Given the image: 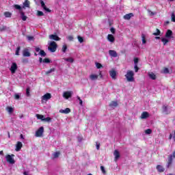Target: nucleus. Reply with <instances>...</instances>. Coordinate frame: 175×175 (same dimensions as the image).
Returning a JSON list of instances; mask_svg holds the SVG:
<instances>
[{"instance_id":"obj_25","label":"nucleus","mask_w":175,"mask_h":175,"mask_svg":"<svg viewBox=\"0 0 175 175\" xmlns=\"http://www.w3.org/2000/svg\"><path fill=\"white\" fill-rule=\"evenodd\" d=\"M118 106V103L117 101H111L109 103V107H117Z\"/></svg>"},{"instance_id":"obj_13","label":"nucleus","mask_w":175,"mask_h":175,"mask_svg":"<svg viewBox=\"0 0 175 175\" xmlns=\"http://www.w3.org/2000/svg\"><path fill=\"white\" fill-rule=\"evenodd\" d=\"M109 54L111 57H113V58L118 57V54L117 53V51H116L115 50H109Z\"/></svg>"},{"instance_id":"obj_62","label":"nucleus","mask_w":175,"mask_h":175,"mask_svg":"<svg viewBox=\"0 0 175 175\" xmlns=\"http://www.w3.org/2000/svg\"><path fill=\"white\" fill-rule=\"evenodd\" d=\"M100 147V144H96V149L99 150Z\"/></svg>"},{"instance_id":"obj_16","label":"nucleus","mask_w":175,"mask_h":175,"mask_svg":"<svg viewBox=\"0 0 175 175\" xmlns=\"http://www.w3.org/2000/svg\"><path fill=\"white\" fill-rule=\"evenodd\" d=\"M156 169L159 173H163L165 172V167H163V165H157L156 167Z\"/></svg>"},{"instance_id":"obj_1","label":"nucleus","mask_w":175,"mask_h":175,"mask_svg":"<svg viewBox=\"0 0 175 175\" xmlns=\"http://www.w3.org/2000/svg\"><path fill=\"white\" fill-rule=\"evenodd\" d=\"M135 73L132 70H128L126 74L125 75V77L127 81L133 82L135 81Z\"/></svg>"},{"instance_id":"obj_45","label":"nucleus","mask_w":175,"mask_h":175,"mask_svg":"<svg viewBox=\"0 0 175 175\" xmlns=\"http://www.w3.org/2000/svg\"><path fill=\"white\" fill-rule=\"evenodd\" d=\"M163 73H165V75H167V73H170L169 68H164L163 70Z\"/></svg>"},{"instance_id":"obj_36","label":"nucleus","mask_w":175,"mask_h":175,"mask_svg":"<svg viewBox=\"0 0 175 175\" xmlns=\"http://www.w3.org/2000/svg\"><path fill=\"white\" fill-rule=\"evenodd\" d=\"M156 31L157 32L153 33L152 35H154V36H159V35H161V30H159V29H157Z\"/></svg>"},{"instance_id":"obj_44","label":"nucleus","mask_w":175,"mask_h":175,"mask_svg":"<svg viewBox=\"0 0 175 175\" xmlns=\"http://www.w3.org/2000/svg\"><path fill=\"white\" fill-rule=\"evenodd\" d=\"M43 62L44 64H50V62H51V60H50V59L49 58H45L43 59Z\"/></svg>"},{"instance_id":"obj_31","label":"nucleus","mask_w":175,"mask_h":175,"mask_svg":"<svg viewBox=\"0 0 175 175\" xmlns=\"http://www.w3.org/2000/svg\"><path fill=\"white\" fill-rule=\"evenodd\" d=\"M64 60L66 61V62H70V64H73L75 62L73 57L65 58Z\"/></svg>"},{"instance_id":"obj_37","label":"nucleus","mask_w":175,"mask_h":175,"mask_svg":"<svg viewBox=\"0 0 175 175\" xmlns=\"http://www.w3.org/2000/svg\"><path fill=\"white\" fill-rule=\"evenodd\" d=\"M66 50H68V46L66 44H64L62 48V51L63 53H66Z\"/></svg>"},{"instance_id":"obj_61","label":"nucleus","mask_w":175,"mask_h":175,"mask_svg":"<svg viewBox=\"0 0 175 175\" xmlns=\"http://www.w3.org/2000/svg\"><path fill=\"white\" fill-rule=\"evenodd\" d=\"M172 138L173 139V134H170L169 140H172Z\"/></svg>"},{"instance_id":"obj_57","label":"nucleus","mask_w":175,"mask_h":175,"mask_svg":"<svg viewBox=\"0 0 175 175\" xmlns=\"http://www.w3.org/2000/svg\"><path fill=\"white\" fill-rule=\"evenodd\" d=\"M22 62L23 64H28V59H23Z\"/></svg>"},{"instance_id":"obj_10","label":"nucleus","mask_w":175,"mask_h":175,"mask_svg":"<svg viewBox=\"0 0 175 175\" xmlns=\"http://www.w3.org/2000/svg\"><path fill=\"white\" fill-rule=\"evenodd\" d=\"M40 3L41 5V8H42V9H44V10H45L46 12H48L49 13H50V12H51V10H50V9H49L46 6V4L44 3V1H43V0H40Z\"/></svg>"},{"instance_id":"obj_48","label":"nucleus","mask_w":175,"mask_h":175,"mask_svg":"<svg viewBox=\"0 0 175 175\" xmlns=\"http://www.w3.org/2000/svg\"><path fill=\"white\" fill-rule=\"evenodd\" d=\"M96 66L97 68V69H100V68H103V66H102V64L100 63H96Z\"/></svg>"},{"instance_id":"obj_23","label":"nucleus","mask_w":175,"mask_h":175,"mask_svg":"<svg viewBox=\"0 0 175 175\" xmlns=\"http://www.w3.org/2000/svg\"><path fill=\"white\" fill-rule=\"evenodd\" d=\"M98 75L92 74V75H90V79L92 81H94V80H98Z\"/></svg>"},{"instance_id":"obj_22","label":"nucleus","mask_w":175,"mask_h":175,"mask_svg":"<svg viewBox=\"0 0 175 175\" xmlns=\"http://www.w3.org/2000/svg\"><path fill=\"white\" fill-rule=\"evenodd\" d=\"M21 19L23 20V21H27V18H28V17H27V16H25V13L23 11H21Z\"/></svg>"},{"instance_id":"obj_39","label":"nucleus","mask_w":175,"mask_h":175,"mask_svg":"<svg viewBox=\"0 0 175 175\" xmlns=\"http://www.w3.org/2000/svg\"><path fill=\"white\" fill-rule=\"evenodd\" d=\"M145 133L146 135H151V133H152V130H151V129H148L145 130Z\"/></svg>"},{"instance_id":"obj_40","label":"nucleus","mask_w":175,"mask_h":175,"mask_svg":"<svg viewBox=\"0 0 175 175\" xmlns=\"http://www.w3.org/2000/svg\"><path fill=\"white\" fill-rule=\"evenodd\" d=\"M21 50V46H18L16 48V55H20V51Z\"/></svg>"},{"instance_id":"obj_26","label":"nucleus","mask_w":175,"mask_h":175,"mask_svg":"<svg viewBox=\"0 0 175 175\" xmlns=\"http://www.w3.org/2000/svg\"><path fill=\"white\" fill-rule=\"evenodd\" d=\"M173 35V31L172 30L168 29L165 33V38H170Z\"/></svg>"},{"instance_id":"obj_5","label":"nucleus","mask_w":175,"mask_h":175,"mask_svg":"<svg viewBox=\"0 0 175 175\" xmlns=\"http://www.w3.org/2000/svg\"><path fill=\"white\" fill-rule=\"evenodd\" d=\"M44 133V128L43 126H41L36 131V137H42V136H43Z\"/></svg>"},{"instance_id":"obj_33","label":"nucleus","mask_w":175,"mask_h":175,"mask_svg":"<svg viewBox=\"0 0 175 175\" xmlns=\"http://www.w3.org/2000/svg\"><path fill=\"white\" fill-rule=\"evenodd\" d=\"M4 16L6 18H10V17H12V13H10V12H5Z\"/></svg>"},{"instance_id":"obj_29","label":"nucleus","mask_w":175,"mask_h":175,"mask_svg":"<svg viewBox=\"0 0 175 175\" xmlns=\"http://www.w3.org/2000/svg\"><path fill=\"white\" fill-rule=\"evenodd\" d=\"M60 154H61V152H55L53 154V159H55L58 158Z\"/></svg>"},{"instance_id":"obj_20","label":"nucleus","mask_w":175,"mask_h":175,"mask_svg":"<svg viewBox=\"0 0 175 175\" xmlns=\"http://www.w3.org/2000/svg\"><path fill=\"white\" fill-rule=\"evenodd\" d=\"M133 13L126 14L123 16V18H124V20H131V18L133 17Z\"/></svg>"},{"instance_id":"obj_58","label":"nucleus","mask_w":175,"mask_h":175,"mask_svg":"<svg viewBox=\"0 0 175 175\" xmlns=\"http://www.w3.org/2000/svg\"><path fill=\"white\" fill-rule=\"evenodd\" d=\"M14 99H16V100L20 99V95L19 94H15L14 95Z\"/></svg>"},{"instance_id":"obj_35","label":"nucleus","mask_w":175,"mask_h":175,"mask_svg":"<svg viewBox=\"0 0 175 175\" xmlns=\"http://www.w3.org/2000/svg\"><path fill=\"white\" fill-rule=\"evenodd\" d=\"M161 42H163V44L165 46L166 44L169 43V40L162 38Z\"/></svg>"},{"instance_id":"obj_9","label":"nucleus","mask_w":175,"mask_h":175,"mask_svg":"<svg viewBox=\"0 0 175 175\" xmlns=\"http://www.w3.org/2000/svg\"><path fill=\"white\" fill-rule=\"evenodd\" d=\"M109 75L113 80H117V71L114 70L109 71Z\"/></svg>"},{"instance_id":"obj_34","label":"nucleus","mask_w":175,"mask_h":175,"mask_svg":"<svg viewBox=\"0 0 175 175\" xmlns=\"http://www.w3.org/2000/svg\"><path fill=\"white\" fill-rule=\"evenodd\" d=\"M53 72H55V68H51L45 72V75H50V73H53Z\"/></svg>"},{"instance_id":"obj_46","label":"nucleus","mask_w":175,"mask_h":175,"mask_svg":"<svg viewBox=\"0 0 175 175\" xmlns=\"http://www.w3.org/2000/svg\"><path fill=\"white\" fill-rule=\"evenodd\" d=\"M148 12L150 14V16H155V14H157V12H154L151 11L150 10H148Z\"/></svg>"},{"instance_id":"obj_49","label":"nucleus","mask_w":175,"mask_h":175,"mask_svg":"<svg viewBox=\"0 0 175 175\" xmlns=\"http://www.w3.org/2000/svg\"><path fill=\"white\" fill-rule=\"evenodd\" d=\"M100 170H101L103 174H106V170L105 169V167L100 166Z\"/></svg>"},{"instance_id":"obj_11","label":"nucleus","mask_w":175,"mask_h":175,"mask_svg":"<svg viewBox=\"0 0 175 175\" xmlns=\"http://www.w3.org/2000/svg\"><path fill=\"white\" fill-rule=\"evenodd\" d=\"M63 96L64 98H65V99H69V98H72V92H70V91L64 92Z\"/></svg>"},{"instance_id":"obj_18","label":"nucleus","mask_w":175,"mask_h":175,"mask_svg":"<svg viewBox=\"0 0 175 175\" xmlns=\"http://www.w3.org/2000/svg\"><path fill=\"white\" fill-rule=\"evenodd\" d=\"M107 40H109V42H111V43H114V40H116V38H114V36H113V34H108Z\"/></svg>"},{"instance_id":"obj_55","label":"nucleus","mask_w":175,"mask_h":175,"mask_svg":"<svg viewBox=\"0 0 175 175\" xmlns=\"http://www.w3.org/2000/svg\"><path fill=\"white\" fill-rule=\"evenodd\" d=\"M134 69H135V72L136 73H137L139 72V68H138L137 65L134 66Z\"/></svg>"},{"instance_id":"obj_56","label":"nucleus","mask_w":175,"mask_h":175,"mask_svg":"<svg viewBox=\"0 0 175 175\" xmlns=\"http://www.w3.org/2000/svg\"><path fill=\"white\" fill-rule=\"evenodd\" d=\"M110 31H111V33H116V29H114V27H111V29H110Z\"/></svg>"},{"instance_id":"obj_28","label":"nucleus","mask_w":175,"mask_h":175,"mask_svg":"<svg viewBox=\"0 0 175 175\" xmlns=\"http://www.w3.org/2000/svg\"><path fill=\"white\" fill-rule=\"evenodd\" d=\"M29 5H31V2L29 0H25L23 8H29Z\"/></svg>"},{"instance_id":"obj_38","label":"nucleus","mask_w":175,"mask_h":175,"mask_svg":"<svg viewBox=\"0 0 175 175\" xmlns=\"http://www.w3.org/2000/svg\"><path fill=\"white\" fill-rule=\"evenodd\" d=\"M26 38H27V40H29V42L35 40V38H33V36H27Z\"/></svg>"},{"instance_id":"obj_12","label":"nucleus","mask_w":175,"mask_h":175,"mask_svg":"<svg viewBox=\"0 0 175 175\" xmlns=\"http://www.w3.org/2000/svg\"><path fill=\"white\" fill-rule=\"evenodd\" d=\"M162 110H163V113H164V114H166V115L170 114L171 113L170 110H169V108L166 105H163Z\"/></svg>"},{"instance_id":"obj_41","label":"nucleus","mask_w":175,"mask_h":175,"mask_svg":"<svg viewBox=\"0 0 175 175\" xmlns=\"http://www.w3.org/2000/svg\"><path fill=\"white\" fill-rule=\"evenodd\" d=\"M142 37L143 44H146V43H147V40H146V36H144V34H142Z\"/></svg>"},{"instance_id":"obj_64","label":"nucleus","mask_w":175,"mask_h":175,"mask_svg":"<svg viewBox=\"0 0 175 175\" xmlns=\"http://www.w3.org/2000/svg\"><path fill=\"white\" fill-rule=\"evenodd\" d=\"M79 105L83 106V100H79Z\"/></svg>"},{"instance_id":"obj_24","label":"nucleus","mask_w":175,"mask_h":175,"mask_svg":"<svg viewBox=\"0 0 175 175\" xmlns=\"http://www.w3.org/2000/svg\"><path fill=\"white\" fill-rule=\"evenodd\" d=\"M70 112V109L66 108L65 109H62L59 111V113H62L63 114H69Z\"/></svg>"},{"instance_id":"obj_27","label":"nucleus","mask_w":175,"mask_h":175,"mask_svg":"<svg viewBox=\"0 0 175 175\" xmlns=\"http://www.w3.org/2000/svg\"><path fill=\"white\" fill-rule=\"evenodd\" d=\"M14 8L16 10H19V13H21V12H23V8H21V6L18 4H15L14 5Z\"/></svg>"},{"instance_id":"obj_8","label":"nucleus","mask_w":175,"mask_h":175,"mask_svg":"<svg viewBox=\"0 0 175 175\" xmlns=\"http://www.w3.org/2000/svg\"><path fill=\"white\" fill-rule=\"evenodd\" d=\"M35 51L36 53H39V55H41V57H46V55H47V53H46L44 51L40 50V48L39 47H36Z\"/></svg>"},{"instance_id":"obj_42","label":"nucleus","mask_w":175,"mask_h":175,"mask_svg":"<svg viewBox=\"0 0 175 175\" xmlns=\"http://www.w3.org/2000/svg\"><path fill=\"white\" fill-rule=\"evenodd\" d=\"M6 110L8 113H13V107H7Z\"/></svg>"},{"instance_id":"obj_19","label":"nucleus","mask_w":175,"mask_h":175,"mask_svg":"<svg viewBox=\"0 0 175 175\" xmlns=\"http://www.w3.org/2000/svg\"><path fill=\"white\" fill-rule=\"evenodd\" d=\"M150 117V114L147 111H144L141 115V118L142 120H146V118H148Z\"/></svg>"},{"instance_id":"obj_50","label":"nucleus","mask_w":175,"mask_h":175,"mask_svg":"<svg viewBox=\"0 0 175 175\" xmlns=\"http://www.w3.org/2000/svg\"><path fill=\"white\" fill-rule=\"evenodd\" d=\"M29 91H30L29 88H27L26 89V95H27V96H31V94L29 93Z\"/></svg>"},{"instance_id":"obj_60","label":"nucleus","mask_w":175,"mask_h":175,"mask_svg":"<svg viewBox=\"0 0 175 175\" xmlns=\"http://www.w3.org/2000/svg\"><path fill=\"white\" fill-rule=\"evenodd\" d=\"M68 40H73V36H68Z\"/></svg>"},{"instance_id":"obj_17","label":"nucleus","mask_w":175,"mask_h":175,"mask_svg":"<svg viewBox=\"0 0 175 175\" xmlns=\"http://www.w3.org/2000/svg\"><path fill=\"white\" fill-rule=\"evenodd\" d=\"M23 148V143L21 142H18L16 145V151H20Z\"/></svg>"},{"instance_id":"obj_43","label":"nucleus","mask_w":175,"mask_h":175,"mask_svg":"<svg viewBox=\"0 0 175 175\" xmlns=\"http://www.w3.org/2000/svg\"><path fill=\"white\" fill-rule=\"evenodd\" d=\"M77 38L79 43H83V42H84V38L83 37L78 36Z\"/></svg>"},{"instance_id":"obj_63","label":"nucleus","mask_w":175,"mask_h":175,"mask_svg":"<svg viewBox=\"0 0 175 175\" xmlns=\"http://www.w3.org/2000/svg\"><path fill=\"white\" fill-rule=\"evenodd\" d=\"M40 63L42 64L43 62V59L42 57L39 58Z\"/></svg>"},{"instance_id":"obj_47","label":"nucleus","mask_w":175,"mask_h":175,"mask_svg":"<svg viewBox=\"0 0 175 175\" xmlns=\"http://www.w3.org/2000/svg\"><path fill=\"white\" fill-rule=\"evenodd\" d=\"M37 16H38L39 17H40L42 16H44V13H43V12H42V11H38V12H37Z\"/></svg>"},{"instance_id":"obj_15","label":"nucleus","mask_w":175,"mask_h":175,"mask_svg":"<svg viewBox=\"0 0 175 175\" xmlns=\"http://www.w3.org/2000/svg\"><path fill=\"white\" fill-rule=\"evenodd\" d=\"M23 57H31V53H29V50L28 49H25L23 51Z\"/></svg>"},{"instance_id":"obj_21","label":"nucleus","mask_w":175,"mask_h":175,"mask_svg":"<svg viewBox=\"0 0 175 175\" xmlns=\"http://www.w3.org/2000/svg\"><path fill=\"white\" fill-rule=\"evenodd\" d=\"M50 39H52L53 40H60L61 38H59V37H58V36L57 35H54V34H51L49 36Z\"/></svg>"},{"instance_id":"obj_4","label":"nucleus","mask_w":175,"mask_h":175,"mask_svg":"<svg viewBox=\"0 0 175 175\" xmlns=\"http://www.w3.org/2000/svg\"><path fill=\"white\" fill-rule=\"evenodd\" d=\"M50 99H51V94L50 93H46L41 98V100L42 103L47 102V100H50Z\"/></svg>"},{"instance_id":"obj_14","label":"nucleus","mask_w":175,"mask_h":175,"mask_svg":"<svg viewBox=\"0 0 175 175\" xmlns=\"http://www.w3.org/2000/svg\"><path fill=\"white\" fill-rule=\"evenodd\" d=\"M113 155L115 157L114 161H115V162H117V161H118V159L120 157V152L117 150H114Z\"/></svg>"},{"instance_id":"obj_59","label":"nucleus","mask_w":175,"mask_h":175,"mask_svg":"<svg viewBox=\"0 0 175 175\" xmlns=\"http://www.w3.org/2000/svg\"><path fill=\"white\" fill-rule=\"evenodd\" d=\"M98 76L100 77V79H103V75H102V72L101 71L99 72V74H98Z\"/></svg>"},{"instance_id":"obj_6","label":"nucleus","mask_w":175,"mask_h":175,"mask_svg":"<svg viewBox=\"0 0 175 175\" xmlns=\"http://www.w3.org/2000/svg\"><path fill=\"white\" fill-rule=\"evenodd\" d=\"M17 68H18L17 64L16 62H13L10 68V70L12 75H14V73H16V70H17Z\"/></svg>"},{"instance_id":"obj_53","label":"nucleus","mask_w":175,"mask_h":175,"mask_svg":"<svg viewBox=\"0 0 175 175\" xmlns=\"http://www.w3.org/2000/svg\"><path fill=\"white\" fill-rule=\"evenodd\" d=\"M134 64L135 65H137V64H139V58L137 57L134 58Z\"/></svg>"},{"instance_id":"obj_32","label":"nucleus","mask_w":175,"mask_h":175,"mask_svg":"<svg viewBox=\"0 0 175 175\" xmlns=\"http://www.w3.org/2000/svg\"><path fill=\"white\" fill-rule=\"evenodd\" d=\"M149 77H150V79H152V80H156L157 79V75H155V74H154L152 72L149 74Z\"/></svg>"},{"instance_id":"obj_2","label":"nucleus","mask_w":175,"mask_h":175,"mask_svg":"<svg viewBox=\"0 0 175 175\" xmlns=\"http://www.w3.org/2000/svg\"><path fill=\"white\" fill-rule=\"evenodd\" d=\"M58 47V45H57V42L52 41L49 44V46H48V50L51 53H55L57 51V48Z\"/></svg>"},{"instance_id":"obj_54","label":"nucleus","mask_w":175,"mask_h":175,"mask_svg":"<svg viewBox=\"0 0 175 175\" xmlns=\"http://www.w3.org/2000/svg\"><path fill=\"white\" fill-rule=\"evenodd\" d=\"M1 32H3V31H6V26H2L0 27Z\"/></svg>"},{"instance_id":"obj_51","label":"nucleus","mask_w":175,"mask_h":175,"mask_svg":"<svg viewBox=\"0 0 175 175\" xmlns=\"http://www.w3.org/2000/svg\"><path fill=\"white\" fill-rule=\"evenodd\" d=\"M44 121H46V122H50L51 121V118L50 117L44 118Z\"/></svg>"},{"instance_id":"obj_7","label":"nucleus","mask_w":175,"mask_h":175,"mask_svg":"<svg viewBox=\"0 0 175 175\" xmlns=\"http://www.w3.org/2000/svg\"><path fill=\"white\" fill-rule=\"evenodd\" d=\"M173 163V156L172 154L167 157V167L169 169Z\"/></svg>"},{"instance_id":"obj_30","label":"nucleus","mask_w":175,"mask_h":175,"mask_svg":"<svg viewBox=\"0 0 175 175\" xmlns=\"http://www.w3.org/2000/svg\"><path fill=\"white\" fill-rule=\"evenodd\" d=\"M36 116L38 118V120H41V121H44V118H45L44 116L40 115V114H36Z\"/></svg>"},{"instance_id":"obj_3","label":"nucleus","mask_w":175,"mask_h":175,"mask_svg":"<svg viewBox=\"0 0 175 175\" xmlns=\"http://www.w3.org/2000/svg\"><path fill=\"white\" fill-rule=\"evenodd\" d=\"M13 157H14V154H7L5 156L6 161L8 163H10L11 165H14V163H16V161H14V159H13Z\"/></svg>"},{"instance_id":"obj_52","label":"nucleus","mask_w":175,"mask_h":175,"mask_svg":"<svg viewBox=\"0 0 175 175\" xmlns=\"http://www.w3.org/2000/svg\"><path fill=\"white\" fill-rule=\"evenodd\" d=\"M171 18H172V21L173 23H175V15H174V13H172V15H171Z\"/></svg>"}]
</instances>
